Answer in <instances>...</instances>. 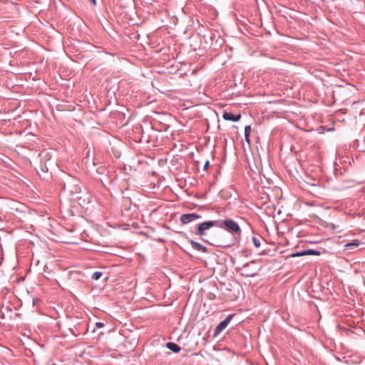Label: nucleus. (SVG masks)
Wrapping results in <instances>:
<instances>
[{
    "mask_svg": "<svg viewBox=\"0 0 365 365\" xmlns=\"http://www.w3.org/2000/svg\"><path fill=\"white\" fill-rule=\"evenodd\" d=\"M322 254V252L314 249H307L299 252H297L292 255V257H301L305 255H317L319 256Z\"/></svg>",
    "mask_w": 365,
    "mask_h": 365,
    "instance_id": "nucleus-6",
    "label": "nucleus"
},
{
    "mask_svg": "<svg viewBox=\"0 0 365 365\" xmlns=\"http://www.w3.org/2000/svg\"><path fill=\"white\" fill-rule=\"evenodd\" d=\"M41 169H42V170L43 172H47L48 171V168L46 167V163L44 164V168L42 167Z\"/></svg>",
    "mask_w": 365,
    "mask_h": 365,
    "instance_id": "nucleus-18",
    "label": "nucleus"
},
{
    "mask_svg": "<svg viewBox=\"0 0 365 365\" xmlns=\"http://www.w3.org/2000/svg\"><path fill=\"white\" fill-rule=\"evenodd\" d=\"M190 243L192 247L198 252H203V253H205L207 252V248L205 246H204L203 245L200 244V242H197L192 240H190Z\"/></svg>",
    "mask_w": 365,
    "mask_h": 365,
    "instance_id": "nucleus-10",
    "label": "nucleus"
},
{
    "mask_svg": "<svg viewBox=\"0 0 365 365\" xmlns=\"http://www.w3.org/2000/svg\"><path fill=\"white\" fill-rule=\"evenodd\" d=\"M78 204L82 207L88 208V205L91 202V197L88 194L77 197Z\"/></svg>",
    "mask_w": 365,
    "mask_h": 365,
    "instance_id": "nucleus-7",
    "label": "nucleus"
},
{
    "mask_svg": "<svg viewBox=\"0 0 365 365\" xmlns=\"http://www.w3.org/2000/svg\"><path fill=\"white\" fill-rule=\"evenodd\" d=\"M361 245V241L359 240H354L351 242H348L345 245V247L346 250H352L355 247H359Z\"/></svg>",
    "mask_w": 365,
    "mask_h": 365,
    "instance_id": "nucleus-12",
    "label": "nucleus"
},
{
    "mask_svg": "<svg viewBox=\"0 0 365 365\" xmlns=\"http://www.w3.org/2000/svg\"><path fill=\"white\" fill-rule=\"evenodd\" d=\"M166 347L172 351L173 353H178L180 351V346L177 344L176 343H174V342H168L166 344Z\"/></svg>",
    "mask_w": 365,
    "mask_h": 365,
    "instance_id": "nucleus-11",
    "label": "nucleus"
},
{
    "mask_svg": "<svg viewBox=\"0 0 365 365\" xmlns=\"http://www.w3.org/2000/svg\"><path fill=\"white\" fill-rule=\"evenodd\" d=\"M251 125H248L245 127V135H250L251 132Z\"/></svg>",
    "mask_w": 365,
    "mask_h": 365,
    "instance_id": "nucleus-15",
    "label": "nucleus"
},
{
    "mask_svg": "<svg viewBox=\"0 0 365 365\" xmlns=\"http://www.w3.org/2000/svg\"><path fill=\"white\" fill-rule=\"evenodd\" d=\"M219 223V220H209L200 222L197 225L196 234L200 237H203L206 235L207 230L212 227L218 225Z\"/></svg>",
    "mask_w": 365,
    "mask_h": 365,
    "instance_id": "nucleus-2",
    "label": "nucleus"
},
{
    "mask_svg": "<svg viewBox=\"0 0 365 365\" xmlns=\"http://www.w3.org/2000/svg\"><path fill=\"white\" fill-rule=\"evenodd\" d=\"M245 140L250 143V135H245Z\"/></svg>",
    "mask_w": 365,
    "mask_h": 365,
    "instance_id": "nucleus-19",
    "label": "nucleus"
},
{
    "mask_svg": "<svg viewBox=\"0 0 365 365\" xmlns=\"http://www.w3.org/2000/svg\"><path fill=\"white\" fill-rule=\"evenodd\" d=\"M219 227L222 228L228 232L235 234L237 236L241 235V228L238 223L232 219H225L222 221H220L217 225Z\"/></svg>",
    "mask_w": 365,
    "mask_h": 365,
    "instance_id": "nucleus-1",
    "label": "nucleus"
},
{
    "mask_svg": "<svg viewBox=\"0 0 365 365\" xmlns=\"http://www.w3.org/2000/svg\"><path fill=\"white\" fill-rule=\"evenodd\" d=\"M202 217L196 213H186L180 217V221L182 224H188L192 221L200 219Z\"/></svg>",
    "mask_w": 365,
    "mask_h": 365,
    "instance_id": "nucleus-5",
    "label": "nucleus"
},
{
    "mask_svg": "<svg viewBox=\"0 0 365 365\" xmlns=\"http://www.w3.org/2000/svg\"><path fill=\"white\" fill-rule=\"evenodd\" d=\"M252 242L255 245V247H260V245H261V242H260V238L259 237H252Z\"/></svg>",
    "mask_w": 365,
    "mask_h": 365,
    "instance_id": "nucleus-14",
    "label": "nucleus"
},
{
    "mask_svg": "<svg viewBox=\"0 0 365 365\" xmlns=\"http://www.w3.org/2000/svg\"><path fill=\"white\" fill-rule=\"evenodd\" d=\"M209 165H210V162L208 160H207L204 165L203 170H205L207 168V167L209 166Z\"/></svg>",
    "mask_w": 365,
    "mask_h": 365,
    "instance_id": "nucleus-17",
    "label": "nucleus"
},
{
    "mask_svg": "<svg viewBox=\"0 0 365 365\" xmlns=\"http://www.w3.org/2000/svg\"><path fill=\"white\" fill-rule=\"evenodd\" d=\"M234 317L235 314H230L227 315L224 320L220 322L215 329L213 336L215 337L220 334L227 327Z\"/></svg>",
    "mask_w": 365,
    "mask_h": 365,
    "instance_id": "nucleus-3",
    "label": "nucleus"
},
{
    "mask_svg": "<svg viewBox=\"0 0 365 365\" xmlns=\"http://www.w3.org/2000/svg\"><path fill=\"white\" fill-rule=\"evenodd\" d=\"M233 245V243H232V244H228V245H222V247H230V246H231V245Z\"/></svg>",
    "mask_w": 365,
    "mask_h": 365,
    "instance_id": "nucleus-20",
    "label": "nucleus"
},
{
    "mask_svg": "<svg viewBox=\"0 0 365 365\" xmlns=\"http://www.w3.org/2000/svg\"><path fill=\"white\" fill-rule=\"evenodd\" d=\"M310 185V191L319 195H323L325 190V187L323 183H321L319 180L313 179L312 182H308Z\"/></svg>",
    "mask_w": 365,
    "mask_h": 365,
    "instance_id": "nucleus-4",
    "label": "nucleus"
},
{
    "mask_svg": "<svg viewBox=\"0 0 365 365\" xmlns=\"http://www.w3.org/2000/svg\"><path fill=\"white\" fill-rule=\"evenodd\" d=\"M103 275L102 272L96 271L94 272L91 276L92 279L93 280H98Z\"/></svg>",
    "mask_w": 365,
    "mask_h": 365,
    "instance_id": "nucleus-13",
    "label": "nucleus"
},
{
    "mask_svg": "<svg viewBox=\"0 0 365 365\" xmlns=\"http://www.w3.org/2000/svg\"><path fill=\"white\" fill-rule=\"evenodd\" d=\"M255 262L254 261H251L250 262H248V263H246L243 265V267L241 268V270L242 271V272L241 273V274L242 276H245V277H255L256 275V272H250L249 269H248V267L250 264H254Z\"/></svg>",
    "mask_w": 365,
    "mask_h": 365,
    "instance_id": "nucleus-9",
    "label": "nucleus"
},
{
    "mask_svg": "<svg viewBox=\"0 0 365 365\" xmlns=\"http://www.w3.org/2000/svg\"><path fill=\"white\" fill-rule=\"evenodd\" d=\"M222 118L225 120L237 122L241 118V114L235 115L230 112H224L222 114Z\"/></svg>",
    "mask_w": 365,
    "mask_h": 365,
    "instance_id": "nucleus-8",
    "label": "nucleus"
},
{
    "mask_svg": "<svg viewBox=\"0 0 365 365\" xmlns=\"http://www.w3.org/2000/svg\"><path fill=\"white\" fill-rule=\"evenodd\" d=\"M104 326H105V324H104V323H103V322H96V328H98V329L102 328V327H103Z\"/></svg>",
    "mask_w": 365,
    "mask_h": 365,
    "instance_id": "nucleus-16",
    "label": "nucleus"
}]
</instances>
